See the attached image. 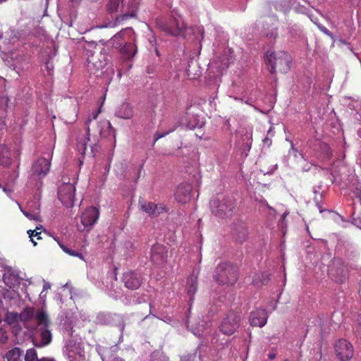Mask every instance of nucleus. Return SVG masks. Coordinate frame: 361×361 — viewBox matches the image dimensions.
Returning a JSON list of instances; mask_svg holds the SVG:
<instances>
[{"label":"nucleus","mask_w":361,"mask_h":361,"mask_svg":"<svg viewBox=\"0 0 361 361\" xmlns=\"http://www.w3.org/2000/svg\"><path fill=\"white\" fill-rule=\"evenodd\" d=\"M209 205L211 212L214 216L224 219L233 216L235 202L229 196L218 195L210 200Z\"/></svg>","instance_id":"f257e3e1"},{"label":"nucleus","mask_w":361,"mask_h":361,"mask_svg":"<svg viewBox=\"0 0 361 361\" xmlns=\"http://www.w3.org/2000/svg\"><path fill=\"white\" fill-rule=\"evenodd\" d=\"M118 39H123L125 41L124 45L120 49L122 56L127 60L133 58L137 52V46L135 44V37L133 30L130 27H127L116 33L111 38L114 44H115Z\"/></svg>","instance_id":"f03ea898"},{"label":"nucleus","mask_w":361,"mask_h":361,"mask_svg":"<svg viewBox=\"0 0 361 361\" xmlns=\"http://www.w3.org/2000/svg\"><path fill=\"white\" fill-rule=\"evenodd\" d=\"M291 57L284 51L277 54L268 51L266 54V63L270 66L269 71L274 73L276 69L281 73H286L290 69Z\"/></svg>","instance_id":"7ed1b4c3"},{"label":"nucleus","mask_w":361,"mask_h":361,"mask_svg":"<svg viewBox=\"0 0 361 361\" xmlns=\"http://www.w3.org/2000/svg\"><path fill=\"white\" fill-rule=\"evenodd\" d=\"M213 277L219 283L232 285L238 279L237 269L230 263H221L216 267Z\"/></svg>","instance_id":"20e7f679"},{"label":"nucleus","mask_w":361,"mask_h":361,"mask_svg":"<svg viewBox=\"0 0 361 361\" xmlns=\"http://www.w3.org/2000/svg\"><path fill=\"white\" fill-rule=\"evenodd\" d=\"M47 315L43 310L35 312L34 308L26 307L19 313V322H21L27 330L32 331L38 323L46 322Z\"/></svg>","instance_id":"39448f33"},{"label":"nucleus","mask_w":361,"mask_h":361,"mask_svg":"<svg viewBox=\"0 0 361 361\" xmlns=\"http://www.w3.org/2000/svg\"><path fill=\"white\" fill-rule=\"evenodd\" d=\"M162 29L168 34L173 36H182L186 37L192 32L191 27H188L183 19L178 16L172 18L163 25Z\"/></svg>","instance_id":"423d86ee"},{"label":"nucleus","mask_w":361,"mask_h":361,"mask_svg":"<svg viewBox=\"0 0 361 361\" xmlns=\"http://www.w3.org/2000/svg\"><path fill=\"white\" fill-rule=\"evenodd\" d=\"M35 326V336L33 338L34 345L36 347L42 348L48 345L52 340V334L49 327L48 315L46 316V322L38 323Z\"/></svg>","instance_id":"0eeeda50"},{"label":"nucleus","mask_w":361,"mask_h":361,"mask_svg":"<svg viewBox=\"0 0 361 361\" xmlns=\"http://www.w3.org/2000/svg\"><path fill=\"white\" fill-rule=\"evenodd\" d=\"M75 187L73 183H63L58 190L59 199L66 207H72L74 204Z\"/></svg>","instance_id":"6e6552de"},{"label":"nucleus","mask_w":361,"mask_h":361,"mask_svg":"<svg viewBox=\"0 0 361 361\" xmlns=\"http://www.w3.org/2000/svg\"><path fill=\"white\" fill-rule=\"evenodd\" d=\"M336 357L341 361H348L353 356V345L345 339H339L334 344Z\"/></svg>","instance_id":"1a4fd4ad"},{"label":"nucleus","mask_w":361,"mask_h":361,"mask_svg":"<svg viewBox=\"0 0 361 361\" xmlns=\"http://www.w3.org/2000/svg\"><path fill=\"white\" fill-rule=\"evenodd\" d=\"M240 316L234 312L229 313L222 321L220 331L225 335H232L238 329Z\"/></svg>","instance_id":"9d476101"},{"label":"nucleus","mask_w":361,"mask_h":361,"mask_svg":"<svg viewBox=\"0 0 361 361\" xmlns=\"http://www.w3.org/2000/svg\"><path fill=\"white\" fill-rule=\"evenodd\" d=\"M99 216V209L94 207L86 209L81 215V224L89 231L96 224Z\"/></svg>","instance_id":"9b49d317"},{"label":"nucleus","mask_w":361,"mask_h":361,"mask_svg":"<svg viewBox=\"0 0 361 361\" xmlns=\"http://www.w3.org/2000/svg\"><path fill=\"white\" fill-rule=\"evenodd\" d=\"M233 62V52L230 50H225L223 54L210 63L211 68H215L217 72H222L226 70L231 63Z\"/></svg>","instance_id":"f8f14e48"},{"label":"nucleus","mask_w":361,"mask_h":361,"mask_svg":"<svg viewBox=\"0 0 361 361\" xmlns=\"http://www.w3.org/2000/svg\"><path fill=\"white\" fill-rule=\"evenodd\" d=\"M11 61L10 66L15 70L18 75L20 72L27 67V59L24 54L18 51H12L10 53Z\"/></svg>","instance_id":"ddd939ff"},{"label":"nucleus","mask_w":361,"mask_h":361,"mask_svg":"<svg viewBox=\"0 0 361 361\" xmlns=\"http://www.w3.org/2000/svg\"><path fill=\"white\" fill-rule=\"evenodd\" d=\"M167 251L166 247L161 244H154L151 248L150 259L151 261L157 265L164 264L167 258Z\"/></svg>","instance_id":"4468645a"},{"label":"nucleus","mask_w":361,"mask_h":361,"mask_svg":"<svg viewBox=\"0 0 361 361\" xmlns=\"http://www.w3.org/2000/svg\"><path fill=\"white\" fill-rule=\"evenodd\" d=\"M50 161L44 157L38 159L32 166V176L41 178L49 171Z\"/></svg>","instance_id":"2eb2a0df"},{"label":"nucleus","mask_w":361,"mask_h":361,"mask_svg":"<svg viewBox=\"0 0 361 361\" xmlns=\"http://www.w3.org/2000/svg\"><path fill=\"white\" fill-rule=\"evenodd\" d=\"M21 279L19 271L11 267L6 269V271L3 275L4 283L11 288L18 286Z\"/></svg>","instance_id":"dca6fc26"},{"label":"nucleus","mask_w":361,"mask_h":361,"mask_svg":"<svg viewBox=\"0 0 361 361\" xmlns=\"http://www.w3.org/2000/svg\"><path fill=\"white\" fill-rule=\"evenodd\" d=\"M100 109L94 111L90 116L87 118L86 121V126H87V137L79 138L77 142V148L80 153L85 154L86 149H87V144L88 142H91L90 137V126L89 124L92 120H95L99 114L100 113Z\"/></svg>","instance_id":"f3484780"},{"label":"nucleus","mask_w":361,"mask_h":361,"mask_svg":"<svg viewBox=\"0 0 361 361\" xmlns=\"http://www.w3.org/2000/svg\"><path fill=\"white\" fill-rule=\"evenodd\" d=\"M192 185L188 183H180L176 188L174 197L177 202L185 204L190 200Z\"/></svg>","instance_id":"a211bd4d"},{"label":"nucleus","mask_w":361,"mask_h":361,"mask_svg":"<svg viewBox=\"0 0 361 361\" xmlns=\"http://www.w3.org/2000/svg\"><path fill=\"white\" fill-rule=\"evenodd\" d=\"M232 235L237 242H244L248 236L245 223L240 220L234 222L232 226Z\"/></svg>","instance_id":"6ab92c4d"},{"label":"nucleus","mask_w":361,"mask_h":361,"mask_svg":"<svg viewBox=\"0 0 361 361\" xmlns=\"http://www.w3.org/2000/svg\"><path fill=\"white\" fill-rule=\"evenodd\" d=\"M107 61V57L105 54L99 51V53H94L87 58V66L89 68H95L99 71L102 69L106 65Z\"/></svg>","instance_id":"aec40b11"},{"label":"nucleus","mask_w":361,"mask_h":361,"mask_svg":"<svg viewBox=\"0 0 361 361\" xmlns=\"http://www.w3.org/2000/svg\"><path fill=\"white\" fill-rule=\"evenodd\" d=\"M139 205L140 209L150 216H158L164 212H166V207L162 204H154L153 202H147L140 201Z\"/></svg>","instance_id":"412c9836"},{"label":"nucleus","mask_w":361,"mask_h":361,"mask_svg":"<svg viewBox=\"0 0 361 361\" xmlns=\"http://www.w3.org/2000/svg\"><path fill=\"white\" fill-rule=\"evenodd\" d=\"M123 281L125 286L131 290L137 289L141 285L140 276L133 271H128L123 274Z\"/></svg>","instance_id":"4be33fe9"},{"label":"nucleus","mask_w":361,"mask_h":361,"mask_svg":"<svg viewBox=\"0 0 361 361\" xmlns=\"http://www.w3.org/2000/svg\"><path fill=\"white\" fill-rule=\"evenodd\" d=\"M268 315L263 309H257L250 313V323L253 326L262 327L267 324Z\"/></svg>","instance_id":"5701e85b"},{"label":"nucleus","mask_w":361,"mask_h":361,"mask_svg":"<svg viewBox=\"0 0 361 361\" xmlns=\"http://www.w3.org/2000/svg\"><path fill=\"white\" fill-rule=\"evenodd\" d=\"M115 116L122 119H131L134 116L133 107L129 103L123 102L116 109Z\"/></svg>","instance_id":"b1692460"},{"label":"nucleus","mask_w":361,"mask_h":361,"mask_svg":"<svg viewBox=\"0 0 361 361\" xmlns=\"http://www.w3.org/2000/svg\"><path fill=\"white\" fill-rule=\"evenodd\" d=\"M113 131L111 123L106 119L97 122L96 132L102 138L106 137Z\"/></svg>","instance_id":"393cba45"},{"label":"nucleus","mask_w":361,"mask_h":361,"mask_svg":"<svg viewBox=\"0 0 361 361\" xmlns=\"http://www.w3.org/2000/svg\"><path fill=\"white\" fill-rule=\"evenodd\" d=\"M11 164V153L8 147L4 145H0V165L7 168Z\"/></svg>","instance_id":"a878e982"},{"label":"nucleus","mask_w":361,"mask_h":361,"mask_svg":"<svg viewBox=\"0 0 361 361\" xmlns=\"http://www.w3.org/2000/svg\"><path fill=\"white\" fill-rule=\"evenodd\" d=\"M23 351L15 347L6 352L4 358L5 361H22Z\"/></svg>","instance_id":"bb28decb"},{"label":"nucleus","mask_w":361,"mask_h":361,"mask_svg":"<svg viewBox=\"0 0 361 361\" xmlns=\"http://www.w3.org/2000/svg\"><path fill=\"white\" fill-rule=\"evenodd\" d=\"M112 348H116V346L111 347V348H106L99 349V353L102 361H124L121 357L113 356Z\"/></svg>","instance_id":"cd10ccee"},{"label":"nucleus","mask_w":361,"mask_h":361,"mask_svg":"<svg viewBox=\"0 0 361 361\" xmlns=\"http://www.w3.org/2000/svg\"><path fill=\"white\" fill-rule=\"evenodd\" d=\"M186 289L190 296H193L197 290V274H192L187 279Z\"/></svg>","instance_id":"c85d7f7f"},{"label":"nucleus","mask_w":361,"mask_h":361,"mask_svg":"<svg viewBox=\"0 0 361 361\" xmlns=\"http://www.w3.org/2000/svg\"><path fill=\"white\" fill-rule=\"evenodd\" d=\"M252 129L247 130L246 133L242 137V150L243 152H248L252 146Z\"/></svg>","instance_id":"c756f323"},{"label":"nucleus","mask_w":361,"mask_h":361,"mask_svg":"<svg viewBox=\"0 0 361 361\" xmlns=\"http://www.w3.org/2000/svg\"><path fill=\"white\" fill-rule=\"evenodd\" d=\"M36 204L35 209L32 211H26L21 209V212L23 213V214L29 219L34 220V221H39L40 220V216H39V207L40 204L39 202H35Z\"/></svg>","instance_id":"7c9ffc66"},{"label":"nucleus","mask_w":361,"mask_h":361,"mask_svg":"<svg viewBox=\"0 0 361 361\" xmlns=\"http://www.w3.org/2000/svg\"><path fill=\"white\" fill-rule=\"evenodd\" d=\"M207 326H208V323L202 320L198 324H197L195 326H191V331L196 336L200 337V336H203V334H204Z\"/></svg>","instance_id":"2f4dec72"},{"label":"nucleus","mask_w":361,"mask_h":361,"mask_svg":"<svg viewBox=\"0 0 361 361\" xmlns=\"http://www.w3.org/2000/svg\"><path fill=\"white\" fill-rule=\"evenodd\" d=\"M108 317V319L110 321H111L112 322H118V324H116L119 328H120V331L121 333V335L120 336V340L122 338V334L124 331V328H125V324L123 322V317L120 315V314H108L107 315Z\"/></svg>","instance_id":"473e14b6"},{"label":"nucleus","mask_w":361,"mask_h":361,"mask_svg":"<svg viewBox=\"0 0 361 361\" xmlns=\"http://www.w3.org/2000/svg\"><path fill=\"white\" fill-rule=\"evenodd\" d=\"M5 322L9 325H14L19 323V313L16 312H7L5 317Z\"/></svg>","instance_id":"72a5a7b5"},{"label":"nucleus","mask_w":361,"mask_h":361,"mask_svg":"<svg viewBox=\"0 0 361 361\" xmlns=\"http://www.w3.org/2000/svg\"><path fill=\"white\" fill-rule=\"evenodd\" d=\"M54 240L56 241H57L59 245L60 246V247L62 249V250L66 252V254L71 255V256H73V257H79L80 259H83V257H82V255L81 253H80L79 252L76 251V250H72V249H70L68 248V247H66V245H64L63 244H62L61 242H59L56 238H54Z\"/></svg>","instance_id":"f704fd0d"},{"label":"nucleus","mask_w":361,"mask_h":361,"mask_svg":"<svg viewBox=\"0 0 361 361\" xmlns=\"http://www.w3.org/2000/svg\"><path fill=\"white\" fill-rule=\"evenodd\" d=\"M25 361H40V359H38L35 349L30 348L26 351Z\"/></svg>","instance_id":"c9c22d12"},{"label":"nucleus","mask_w":361,"mask_h":361,"mask_svg":"<svg viewBox=\"0 0 361 361\" xmlns=\"http://www.w3.org/2000/svg\"><path fill=\"white\" fill-rule=\"evenodd\" d=\"M123 2V0H109L107 4V11L109 13H114L117 11L120 4Z\"/></svg>","instance_id":"e433bc0d"},{"label":"nucleus","mask_w":361,"mask_h":361,"mask_svg":"<svg viewBox=\"0 0 361 361\" xmlns=\"http://www.w3.org/2000/svg\"><path fill=\"white\" fill-rule=\"evenodd\" d=\"M38 229H39V228L37 226L35 230H28L27 232V234L29 235L30 240L33 243L34 246L37 245V243L34 240V238H36L37 240H39L42 238L41 235H40L41 233L37 231Z\"/></svg>","instance_id":"4c0bfd02"},{"label":"nucleus","mask_w":361,"mask_h":361,"mask_svg":"<svg viewBox=\"0 0 361 361\" xmlns=\"http://www.w3.org/2000/svg\"><path fill=\"white\" fill-rule=\"evenodd\" d=\"M267 281L268 276L265 274H261L260 277L259 276V279L256 277L252 282L255 286H258L267 283Z\"/></svg>","instance_id":"58836bf2"},{"label":"nucleus","mask_w":361,"mask_h":361,"mask_svg":"<svg viewBox=\"0 0 361 361\" xmlns=\"http://www.w3.org/2000/svg\"><path fill=\"white\" fill-rule=\"evenodd\" d=\"M98 138H94V140L91 142L90 144V147L91 149V154L92 157H94L97 153L99 152V145H98Z\"/></svg>","instance_id":"ea45409f"},{"label":"nucleus","mask_w":361,"mask_h":361,"mask_svg":"<svg viewBox=\"0 0 361 361\" xmlns=\"http://www.w3.org/2000/svg\"><path fill=\"white\" fill-rule=\"evenodd\" d=\"M135 16V13L134 11H132L130 13H126L122 16H120L116 18V21L114 23V26L116 25L121 23V21L126 20L130 17H134Z\"/></svg>","instance_id":"a19ab883"},{"label":"nucleus","mask_w":361,"mask_h":361,"mask_svg":"<svg viewBox=\"0 0 361 361\" xmlns=\"http://www.w3.org/2000/svg\"><path fill=\"white\" fill-rule=\"evenodd\" d=\"M152 361H168V358L163 353L155 352L152 355Z\"/></svg>","instance_id":"79ce46f5"},{"label":"nucleus","mask_w":361,"mask_h":361,"mask_svg":"<svg viewBox=\"0 0 361 361\" xmlns=\"http://www.w3.org/2000/svg\"><path fill=\"white\" fill-rule=\"evenodd\" d=\"M8 334L6 330L0 326V344H4L7 342L8 341Z\"/></svg>","instance_id":"37998d69"},{"label":"nucleus","mask_w":361,"mask_h":361,"mask_svg":"<svg viewBox=\"0 0 361 361\" xmlns=\"http://www.w3.org/2000/svg\"><path fill=\"white\" fill-rule=\"evenodd\" d=\"M9 99L7 96L0 97V109L5 111L8 105Z\"/></svg>","instance_id":"c03bdc74"},{"label":"nucleus","mask_w":361,"mask_h":361,"mask_svg":"<svg viewBox=\"0 0 361 361\" xmlns=\"http://www.w3.org/2000/svg\"><path fill=\"white\" fill-rule=\"evenodd\" d=\"M322 149L325 152L324 158L329 159L331 156V152L330 150L329 147L327 145L324 144L322 147Z\"/></svg>","instance_id":"a18cd8bd"},{"label":"nucleus","mask_w":361,"mask_h":361,"mask_svg":"<svg viewBox=\"0 0 361 361\" xmlns=\"http://www.w3.org/2000/svg\"><path fill=\"white\" fill-rule=\"evenodd\" d=\"M18 293L14 290H7L4 294L5 298H8L10 299L16 298L18 296Z\"/></svg>","instance_id":"49530a36"},{"label":"nucleus","mask_w":361,"mask_h":361,"mask_svg":"<svg viewBox=\"0 0 361 361\" xmlns=\"http://www.w3.org/2000/svg\"><path fill=\"white\" fill-rule=\"evenodd\" d=\"M317 27L323 33L326 34V35L331 37H333L331 32L326 27L320 24H317Z\"/></svg>","instance_id":"de8ad7c7"},{"label":"nucleus","mask_w":361,"mask_h":361,"mask_svg":"<svg viewBox=\"0 0 361 361\" xmlns=\"http://www.w3.org/2000/svg\"><path fill=\"white\" fill-rule=\"evenodd\" d=\"M173 130H171L166 131L165 133L157 132L155 134V141L158 140L159 139H160L161 137H164V136H166V135H168L169 133L172 132Z\"/></svg>","instance_id":"09e8293b"},{"label":"nucleus","mask_w":361,"mask_h":361,"mask_svg":"<svg viewBox=\"0 0 361 361\" xmlns=\"http://www.w3.org/2000/svg\"><path fill=\"white\" fill-rule=\"evenodd\" d=\"M51 288V284L49 282L44 281L43 291Z\"/></svg>","instance_id":"8fccbe9b"},{"label":"nucleus","mask_w":361,"mask_h":361,"mask_svg":"<svg viewBox=\"0 0 361 361\" xmlns=\"http://www.w3.org/2000/svg\"><path fill=\"white\" fill-rule=\"evenodd\" d=\"M46 68H47V71H49V73L51 74L50 71H52L54 68L53 65L50 63H47Z\"/></svg>","instance_id":"3c124183"},{"label":"nucleus","mask_w":361,"mask_h":361,"mask_svg":"<svg viewBox=\"0 0 361 361\" xmlns=\"http://www.w3.org/2000/svg\"><path fill=\"white\" fill-rule=\"evenodd\" d=\"M3 190L7 194H10L12 191L10 189H6V188H3Z\"/></svg>","instance_id":"603ef678"},{"label":"nucleus","mask_w":361,"mask_h":361,"mask_svg":"<svg viewBox=\"0 0 361 361\" xmlns=\"http://www.w3.org/2000/svg\"><path fill=\"white\" fill-rule=\"evenodd\" d=\"M195 127V125H193V124H188V125H187V128H190V129H192V128H194Z\"/></svg>","instance_id":"864d4df0"},{"label":"nucleus","mask_w":361,"mask_h":361,"mask_svg":"<svg viewBox=\"0 0 361 361\" xmlns=\"http://www.w3.org/2000/svg\"><path fill=\"white\" fill-rule=\"evenodd\" d=\"M275 357H276V355L274 354H269V358L271 359V360L274 359Z\"/></svg>","instance_id":"5fc2aeb1"},{"label":"nucleus","mask_w":361,"mask_h":361,"mask_svg":"<svg viewBox=\"0 0 361 361\" xmlns=\"http://www.w3.org/2000/svg\"><path fill=\"white\" fill-rule=\"evenodd\" d=\"M64 288H68L69 287V285L68 283H66L63 286Z\"/></svg>","instance_id":"6e6d98bb"},{"label":"nucleus","mask_w":361,"mask_h":361,"mask_svg":"<svg viewBox=\"0 0 361 361\" xmlns=\"http://www.w3.org/2000/svg\"><path fill=\"white\" fill-rule=\"evenodd\" d=\"M15 176H16V178L18 177V171L15 172Z\"/></svg>","instance_id":"4d7b16f0"},{"label":"nucleus","mask_w":361,"mask_h":361,"mask_svg":"<svg viewBox=\"0 0 361 361\" xmlns=\"http://www.w3.org/2000/svg\"><path fill=\"white\" fill-rule=\"evenodd\" d=\"M180 361H190V360H189L188 359H181Z\"/></svg>","instance_id":"13d9d810"},{"label":"nucleus","mask_w":361,"mask_h":361,"mask_svg":"<svg viewBox=\"0 0 361 361\" xmlns=\"http://www.w3.org/2000/svg\"><path fill=\"white\" fill-rule=\"evenodd\" d=\"M28 207H29V209H31V208H32V204L30 203V204H28Z\"/></svg>","instance_id":"bf43d9fd"},{"label":"nucleus","mask_w":361,"mask_h":361,"mask_svg":"<svg viewBox=\"0 0 361 361\" xmlns=\"http://www.w3.org/2000/svg\"><path fill=\"white\" fill-rule=\"evenodd\" d=\"M7 0H0V4L6 1Z\"/></svg>","instance_id":"052dcab7"},{"label":"nucleus","mask_w":361,"mask_h":361,"mask_svg":"<svg viewBox=\"0 0 361 361\" xmlns=\"http://www.w3.org/2000/svg\"><path fill=\"white\" fill-rule=\"evenodd\" d=\"M286 215H287L286 214H283V219H285V218H286Z\"/></svg>","instance_id":"680f3d73"},{"label":"nucleus","mask_w":361,"mask_h":361,"mask_svg":"<svg viewBox=\"0 0 361 361\" xmlns=\"http://www.w3.org/2000/svg\"><path fill=\"white\" fill-rule=\"evenodd\" d=\"M70 294L71 295V298H72V292H71V289L70 290Z\"/></svg>","instance_id":"e2e57ef3"},{"label":"nucleus","mask_w":361,"mask_h":361,"mask_svg":"<svg viewBox=\"0 0 361 361\" xmlns=\"http://www.w3.org/2000/svg\"><path fill=\"white\" fill-rule=\"evenodd\" d=\"M197 269H198V270H197V273H198V272H199V271H200V267H197Z\"/></svg>","instance_id":"0e129e2a"},{"label":"nucleus","mask_w":361,"mask_h":361,"mask_svg":"<svg viewBox=\"0 0 361 361\" xmlns=\"http://www.w3.org/2000/svg\"><path fill=\"white\" fill-rule=\"evenodd\" d=\"M71 1L74 2V1H77L78 0H71Z\"/></svg>","instance_id":"69168bd1"},{"label":"nucleus","mask_w":361,"mask_h":361,"mask_svg":"<svg viewBox=\"0 0 361 361\" xmlns=\"http://www.w3.org/2000/svg\"><path fill=\"white\" fill-rule=\"evenodd\" d=\"M18 206H19V207H20V209H22V208L20 207V204H18Z\"/></svg>","instance_id":"338daca9"},{"label":"nucleus","mask_w":361,"mask_h":361,"mask_svg":"<svg viewBox=\"0 0 361 361\" xmlns=\"http://www.w3.org/2000/svg\"><path fill=\"white\" fill-rule=\"evenodd\" d=\"M285 361H286V360H285Z\"/></svg>","instance_id":"774afa93"}]
</instances>
